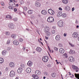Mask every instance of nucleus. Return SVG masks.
Instances as JSON below:
<instances>
[{
  "instance_id": "f257e3e1",
  "label": "nucleus",
  "mask_w": 79,
  "mask_h": 79,
  "mask_svg": "<svg viewBox=\"0 0 79 79\" xmlns=\"http://www.w3.org/2000/svg\"><path fill=\"white\" fill-rule=\"evenodd\" d=\"M47 21L49 23H52L54 21V19L52 17H49L48 18Z\"/></svg>"
},
{
  "instance_id": "f03ea898",
  "label": "nucleus",
  "mask_w": 79,
  "mask_h": 79,
  "mask_svg": "<svg viewBox=\"0 0 79 79\" xmlns=\"http://www.w3.org/2000/svg\"><path fill=\"white\" fill-rule=\"evenodd\" d=\"M48 57L47 56H44L42 58L43 61L45 63H47L48 61Z\"/></svg>"
},
{
  "instance_id": "7ed1b4c3",
  "label": "nucleus",
  "mask_w": 79,
  "mask_h": 79,
  "mask_svg": "<svg viewBox=\"0 0 79 79\" xmlns=\"http://www.w3.org/2000/svg\"><path fill=\"white\" fill-rule=\"evenodd\" d=\"M79 36V33L77 32H74L73 34V37L74 38H77Z\"/></svg>"
},
{
  "instance_id": "20e7f679",
  "label": "nucleus",
  "mask_w": 79,
  "mask_h": 79,
  "mask_svg": "<svg viewBox=\"0 0 79 79\" xmlns=\"http://www.w3.org/2000/svg\"><path fill=\"white\" fill-rule=\"evenodd\" d=\"M8 27L10 29H13L15 28V26L13 23H10L8 24Z\"/></svg>"
},
{
  "instance_id": "39448f33",
  "label": "nucleus",
  "mask_w": 79,
  "mask_h": 79,
  "mask_svg": "<svg viewBox=\"0 0 79 79\" xmlns=\"http://www.w3.org/2000/svg\"><path fill=\"white\" fill-rule=\"evenodd\" d=\"M48 13L50 15H54V14H55V11H54V10H52V9H48Z\"/></svg>"
},
{
  "instance_id": "423d86ee",
  "label": "nucleus",
  "mask_w": 79,
  "mask_h": 79,
  "mask_svg": "<svg viewBox=\"0 0 79 79\" xmlns=\"http://www.w3.org/2000/svg\"><path fill=\"white\" fill-rule=\"evenodd\" d=\"M72 68L73 69L75 70V71L76 72H78V71H79V68H78V67H77V66L73 65H72Z\"/></svg>"
},
{
  "instance_id": "0eeeda50",
  "label": "nucleus",
  "mask_w": 79,
  "mask_h": 79,
  "mask_svg": "<svg viewBox=\"0 0 79 79\" xmlns=\"http://www.w3.org/2000/svg\"><path fill=\"white\" fill-rule=\"evenodd\" d=\"M58 24L59 27H62L63 25V22L62 21H59L58 22Z\"/></svg>"
},
{
  "instance_id": "6e6552de",
  "label": "nucleus",
  "mask_w": 79,
  "mask_h": 79,
  "mask_svg": "<svg viewBox=\"0 0 79 79\" xmlns=\"http://www.w3.org/2000/svg\"><path fill=\"white\" fill-rule=\"evenodd\" d=\"M44 31L46 33H48L49 31V27H45L44 29Z\"/></svg>"
},
{
  "instance_id": "1a4fd4ad",
  "label": "nucleus",
  "mask_w": 79,
  "mask_h": 79,
  "mask_svg": "<svg viewBox=\"0 0 79 79\" xmlns=\"http://www.w3.org/2000/svg\"><path fill=\"white\" fill-rule=\"evenodd\" d=\"M15 75V72L14 71H11L10 73V77H13Z\"/></svg>"
},
{
  "instance_id": "9d476101",
  "label": "nucleus",
  "mask_w": 79,
  "mask_h": 79,
  "mask_svg": "<svg viewBox=\"0 0 79 79\" xmlns=\"http://www.w3.org/2000/svg\"><path fill=\"white\" fill-rule=\"evenodd\" d=\"M35 5L36 7H40L41 6V4L39 2H35Z\"/></svg>"
},
{
  "instance_id": "9b49d317",
  "label": "nucleus",
  "mask_w": 79,
  "mask_h": 79,
  "mask_svg": "<svg viewBox=\"0 0 79 79\" xmlns=\"http://www.w3.org/2000/svg\"><path fill=\"white\" fill-rule=\"evenodd\" d=\"M36 51H37V52H40L42 51V48L39 47H37L36 48Z\"/></svg>"
},
{
  "instance_id": "f8f14e48",
  "label": "nucleus",
  "mask_w": 79,
  "mask_h": 79,
  "mask_svg": "<svg viewBox=\"0 0 79 79\" xmlns=\"http://www.w3.org/2000/svg\"><path fill=\"white\" fill-rule=\"evenodd\" d=\"M23 71V69L21 68H19L17 70L18 73H21Z\"/></svg>"
},
{
  "instance_id": "ddd939ff",
  "label": "nucleus",
  "mask_w": 79,
  "mask_h": 79,
  "mask_svg": "<svg viewBox=\"0 0 79 79\" xmlns=\"http://www.w3.org/2000/svg\"><path fill=\"white\" fill-rule=\"evenodd\" d=\"M13 44L15 45H19V42L16 40H15L13 41Z\"/></svg>"
},
{
  "instance_id": "4468645a",
  "label": "nucleus",
  "mask_w": 79,
  "mask_h": 79,
  "mask_svg": "<svg viewBox=\"0 0 79 79\" xmlns=\"http://www.w3.org/2000/svg\"><path fill=\"white\" fill-rule=\"evenodd\" d=\"M69 61H71V62H74V58H73V57L71 56V57H70L69 58Z\"/></svg>"
},
{
  "instance_id": "2eb2a0df",
  "label": "nucleus",
  "mask_w": 79,
  "mask_h": 79,
  "mask_svg": "<svg viewBox=\"0 0 79 79\" xmlns=\"http://www.w3.org/2000/svg\"><path fill=\"white\" fill-rule=\"evenodd\" d=\"M26 72L27 73H31V69L29 68H28L26 69Z\"/></svg>"
},
{
  "instance_id": "dca6fc26",
  "label": "nucleus",
  "mask_w": 79,
  "mask_h": 79,
  "mask_svg": "<svg viewBox=\"0 0 79 79\" xmlns=\"http://www.w3.org/2000/svg\"><path fill=\"white\" fill-rule=\"evenodd\" d=\"M59 52L61 53H64V50L63 48H60L59 49Z\"/></svg>"
},
{
  "instance_id": "f3484780",
  "label": "nucleus",
  "mask_w": 79,
  "mask_h": 79,
  "mask_svg": "<svg viewBox=\"0 0 79 79\" xmlns=\"http://www.w3.org/2000/svg\"><path fill=\"white\" fill-rule=\"evenodd\" d=\"M15 63L13 62H10L9 64L11 68H13L15 66Z\"/></svg>"
},
{
  "instance_id": "a211bd4d",
  "label": "nucleus",
  "mask_w": 79,
  "mask_h": 79,
  "mask_svg": "<svg viewBox=\"0 0 79 79\" xmlns=\"http://www.w3.org/2000/svg\"><path fill=\"white\" fill-rule=\"evenodd\" d=\"M41 13L43 15H46L47 14V10H42L41 11Z\"/></svg>"
},
{
  "instance_id": "6ab92c4d",
  "label": "nucleus",
  "mask_w": 79,
  "mask_h": 79,
  "mask_svg": "<svg viewBox=\"0 0 79 79\" xmlns=\"http://www.w3.org/2000/svg\"><path fill=\"white\" fill-rule=\"evenodd\" d=\"M40 72L39 70H36L35 72V74L36 75H40Z\"/></svg>"
},
{
  "instance_id": "aec40b11",
  "label": "nucleus",
  "mask_w": 79,
  "mask_h": 79,
  "mask_svg": "<svg viewBox=\"0 0 79 79\" xmlns=\"http://www.w3.org/2000/svg\"><path fill=\"white\" fill-rule=\"evenodd\" d=\"M32 64V62L31 61H29L27 63V65L29 66H31Z\"/></svg>"
},
{
  "instance_id": "412c9836",
  "label": "nucleus",
  "mask_w": 79,
  "mask_h": 79,
  "mask_svg": "<svg viewBox=\"0 0 79 79\" xmlns=\"http://www.w3.org/2000/svg\"><path fill=\"white\" fill-rule=\"evenodd\" d=\"M60 39L61 38H60V37L59 35H57L56 36V40H58V41L60 40Z\"/></svg>"
},
{
  "instance_id": "4be33fe9",
  "label": "nucleus",
  "mask_w": 79,
  "mask_h": 79,
  "mask_svg": "<svg viewBox=\"0 0 79 79\" xmlns=\"http://www.w3.org/2000/svg\"><path fill=\"white\" fill-rule=\"evenodd\" d=\"M65 8L66 9L67 11H69V10H70V8L69 6H66Z\"/></svg>"
},
{
  "instance_id": "5701e85b",
  "label": "nucleus",
  "mask_w": 79,
  "mask_h": 79,
  "mask_svg": "<svg viewBox=\"0 0 79 79\" xmlns=\"http://www.w3.org/2000/svg\"><path fill=\"white\" fill-rule=\"evenodd\" d=\"M3 61H4L3 59L2 58H0V64H2Z\"/></svg>"
},
{
  "instance_id": "b1692460",
  "label": "nucleus",
  "mask_w": 79,
  "mask_h": 79,
  "mask_svg": "<svg viewBox=\"0 0 79 79\" xmlns=\"http://www.w3.org/2000/svg\"><path fill=\"white\" fill-rule=\"evenodd\" d=\"M16 35L15 34H12L11 35V37L13 39H15L16 37Z\"/></svg>"
},
{
  "instance_id": "393cba45",
  "label": "nucleus",
  "mask_w": 79,
  "mask_h": 79,
  "mask_svg": "<svg viewBox=\"0 0 79 79\" xmlns=\"http://www.w3.org/2000/svg\"><path fill=\"white\" fill-rule=\"evenodd\" d=\"M62 2L64 4H67L68 3V1L67 0H62Z\"/></svg>"
},
{
  "instance_id": "a878e982",
  "label": "nucleus",
  "mask_w": 79,
  "mask_h": 79,
  "mask_svg": "<svg viewBox=\"0 0 79 79\" xmlns=\"http://www.w3.org/2000/svg\"><path fill=\"white\" fill-rule=\"evenodd\" d=\"M28 14H32L33 13V10H29L28 11Z\"/></svg>"
},
{
  "instance_id": "bb28decb",
  "label": "nucleus",
  "mask_w": 79,
  "mask_h": 79,
  "mask_svg": "<svg viewBox=\"0 0 79 79\" xmlns=\"http://www.w3.org/2000/svg\"><path fill=\"white\" fill-rule=\"evenodd\" d=\"M6 18H7L8 19H9L10 20L12 18L11 16L10 15H7L6 16Z\"/></svg>"
},
{
  "instance_id": "cd10ccee",
  "label": "nucleus",
  "mask_w": 79,
  "mask_h": 79,
  "mask_svg": "<svg viewBox=\"0 0 79 79\" xmlns=\"http://www.w3.org/2000/svg\"><path fill=\"white\" fill-rule=\"evenodd\" d=\"M69 53L71 54H74V51L71 49L69 52Z\"/></svg>"
},
{
  "instance_id": "c85d7f7f",
  "label": "nucleus",
  "mask_w": 79,
  "mask_h": 79,
  "mask_svg": "<svg viewBox=\"0 0 79 79\" xmlns=\"http://www.w3.org/2000/svg\"><path fill=\"white\" fill-rule=\"evenodd\" d=\"M51 76H52V77H55V76H56V73H52L51 74Z\"/></svg>"
},
{
  "instance_id": "c756f323",
  "label": "nucleus",
  "mask_w": 79,
  "mask_h": 79,
  "mask_svg": "<svg viewBox=\"0 0 79 79\" xmlns=\"http://www.w3.org/2000/svg\"><path fill=\"white\" fill-rule=\"evenodd\" d=\"M2 53L3 55H6V51L5 50L3 51L2 52Z\"/></svg>"
},
{
  "instance_id": "7c9ffc66",
  "label": "nucleus",
  "mask_w": 79,
  "mask_h": 79,
  "mask_svg": "<svg viewBox=\"0 0 79 79\" xmlns=\"http://www.w3.org/2000/svg\"><path fill=\"white\" fill-rule=\"evenodd\" d=\"M11 3L12 4V6H13L14 7L16 6V4L15 2H12V3Z\"/></svg>"
},
{
  "instance_id": "2f4dec72",
  "label": "nucleus",
  "mask_w": 79,
  "mask_h": 79,
  "mask_svg": "<svg viewBox=\"0 0 79 79\" xmlns=\"http://www.w3.org/2000/svg\"><path fill=\"white\" fill-rule=\"evenodd\" d=\"M58 15H59V16H62V12H59L58 14Z\"/></svg>"
},
{
  "instance_id": "473e14b6",
  "label": "nucleus",
  "mask_w": 79,
  "mask_h": 79,
  "mask_svg": "<svg viewBox=\"0 0 79 79\" xmlns=\"http://www.w3.org/2000/svg\"><path fill=\"white\" fill-rule=\"evenodd\" d=\"M62 16L63 18H65V17L66 16V14L64 13L62 14Z\"/></svg>"
},
{
  "instance_id": "72a5a7b5",
  "label": "nucleus",
  "mask_w": 79,
  "mask_h": 79,
  "mask_svg": "<svg viewBox=\"0 0 79 79\" xmlns=\"http://www.w3.org/2000/svg\"><path fill=\"white\" fill-rule=\"evenodd\" d=\"M69 45L71 46V47H74V45L72 44L69 43Z\"/></svg>"
},
{
  "instance_id": "f704fd0d",
  "label": "nucleus",
  "mask_w": 79,
  "mask_h": 79,
  "mask_svg": "<svg viewBox=\"0 0 79 79\" xmlns=\"http://www.w3.org/2000/svg\"><path fill=\"white\" fill-rule=\"evenodd\" d=\"M6 44H8V45H9V44H10V40H8L7 41Z\"/></svg>"
},
{
  "instance_id": "c9c22d12",
  "label": "nucleus",
  "mask_w": 79,
  "mask_h": 79,
  "mask_svg": "<svg viewBox=\"0 0 79 79\" xmlns=\"http://www.w3.org/2000/svg\"><path fill=\"white\" fill-rule=\"evenodd\" d=\"M47 33L46 34V35H47V36H48L50 35V32H48V33Z\"/></svg>"
},
{
  "instance_id": "e433bc0d",
  "label": "nucleus",
  "mask_w": 79,
  "mask_h": 79,
  "mask_svg": "<svg viewBox=\"0 0 79 79\" xmlns=\"http://www.w3.org/2000/svg\"><path fill=\"white\" fill-rule=\"evenodd\" d=\"M20 66H21V68H24L25 67V65L23 64H21Z\"/></svg>"
},
{
  "instance_id": "4c0bfd02",
  "label": "nucleus",
  "mask_w": 79,
  "mask_h": 79,
  "mask_svg": "<svg viewBox=\"0 0 79 79\" xmlns=\"http://www.w3.org/2000/svg\"><path fill=\"white\" fill-rule=\"evenodd\" d=\"M54 49L55 50V51H58V48L55 47H54Z\"/></svg>"
},
{
  "instance_id": "58836bf2",
  "label": "nucleus",
  "mask_w": 79,
  "mask_h": 79,
  "mask_svg": "<svg viewBox=\"0 0 79 79\" xmlns=\"http://www.w3.org/2000/svg\"><path fill=\"white\" fill-rule=\"evenodd\" d=\"M6 34L7 35H10V32L8 31L6 32Z\"/></svg>"
},
{
  "instance_id": "ea45409f",
  "label": "nucleus",
  "mask_w": 79,
  "mask_h": 79,
  "mask_svg": "<svg viewBox=\"0 0 79 79\" xmlns=\"http://www.w3.org/2000/svg\"><path fill=\"white\" fill-rule=\"evenodd\" d=\"M58 46L59 47H63V45L61 43H60L58 45Z\"/></svg>"
},
{
  "instance_id": "a19ab883",
  "label": "nucleus",
  "mask_w": 79,
  "mask_h": 79,
  "mask_svg": "<svg viewBox=\"0 0 79 79\" xmlns=\"http://www.w3.org/2000/svg\"><path fill=\"white\" fill-rule=\"evenodd\" d=\"M52 33L53 34H55V31L54 30H53L52 31Z\"/></svg>"
},
{
  "instance_id": "79ce46f5",
  "label": "nucleus",
  "mask_w": 79,
  "mask_h": 79,
  "mask_svg": "<svg viewBox=\"0 0 79 79\" xmlns=\"http://www.w3.org/2000/svg\"><path fill=\"white\" fill-rule=\"evenodd\" d=\"M27 10V7H25L23 8V10H24L25 11H26Z\"/></svg>"
},
{
  "instance_id": "37998d69",
  "label": "nucleus",
  "mask_w": 79,
  "mask_h": 79,
  "mask_svg": "<svg viewBox=\"0 0 79 79\" xmlns=\"http://www.w3.org/2000/svg\"><path fill=\"white\" fill-rule=\"evenodd\" d=\"M19 40L20 42H23V39L21 38H20L19 39Z\"/></svg>"
},
{
  "instance_id": "c03bdc74",
  "label": "nucleus",
  "mask_w": 79,
  "mask_h": 79,
  "mask_svg": "<svg viewBox=\"0 0 79 79\" xmlns=\"http://www.w3.org/2000/svg\"><path fill=\"white\" fill-rule=\"evenodd\" d=\"M11 48L10 47H7V49L8 50V51H10V50H11Z\"/></svg>"
},
{
  "instance_id": "a18cd8bd",
  "label": "nucleus",
  "mask_w": 79,
  "mask_h": 79,
  "mask_svg": "<svg viewBox=\"0 0 79 79\" xmlns=\"http://www.w3.org/2000/svg\"><path fill=\"white\" fill-rule=\"evenodd\" d=\"M14 21H18V19L17 18H15L13 19Z\"/></svg>"
},
{
  "instance_id": "49530a36",
  "label": "nucleus",
  "mask_w": 79,
  "mask_h": 79,
  "mask_svg": "<svg viewBox=\"0 0 79 79\" xmlns=\"http://www.w3.org/2000/svg\"><path fill=\"white\" fill-rule=\"evenodd\" d=\"M35 79H39V78L38 77V76H37V75H36V76L35 77Z\"/></svg>"
},
{
  "instance_id": "de8ad7c7",
  "label": "nucleus",
  "mask_w": 79,
  "mask_h": 79,
  "mask_svg": "<svg viewBox=\"0 0 79 79\" xmlns=\"http://www.w3.org/2000/svg\"><path fill=\"white\" fill-rule=\"evenodd\" d=\"M47 67H48V68H49L51 66V65H50V64H47Z\"/></svg>"
},
{
  "instance_id": "09e8293b",
  "label": "nucleus",
  "mask_w": 79,
  "mask_h": 79,
  "mask_svg": "<svg viewBox=\"0 0 79 79\" xmlns=\"http://www.w3.org/2000/svg\"><path fill=\"white\" fill-rule=\"evenodd\" d=\"M1 5H2V6H3V5H4V3L3 2H1Z\"/></svg>"
},
{
  "instance_id": "8fccbe9b",
  "label": "nucleus",
  "mask_w": 79,
  "mask_h": 79,
  "mask_svg": "<svg viewBox=\"0 0 79 79\" xmlns=\"http://www.w3.org/2000/svg\"><path fill=\"white\" fill-rule=\"evenodd\" d=\"M5 70L6 71H8V67H6Z\"/></svg>"
},
{
  "instance_id": "3c124183",
  "label": "nucleus",
  "mask_w": 79,
  "mask_h": 79,
  "mask_svg": "<svg viewBox=\"0 0 79 79\" xmlns=\"http://www.w3.org/2000/svg\"><path fill=\"white\" fill-rule=\"evenodd\" d=\"M75 23L76 24H78L79 23V22H78L77 20H76L75 22Z\"/></svg>"
},
{
  "instance_id": "603ef678",
  "label": "nucleus",
  "mask_w": 79,
  "mask_h": 79,
  "mask_svg": "<svg viewBox=\"0 0 79 79\" xmlns=\"http://www.w3.org/2000/svg\"><path fill=\"white\" fill-rule=\"evenodd\" d=\"M36 76V75H32V76L33 77H34V78H35V76Z\"/></svg>"
},
{
  "instance_id": "864d4df0",
  "label": "nucleus",
  "mask_w": 79,
  "mask_h": 79,
  "mask_svg": "<svg viewBox=\"0 0 79 79\" xmlns=\"http://www.w3.org/2000/svg\"><path fill=\"white\" fill-rule=\"evenodd\" d=\"M56 62L57 64H59V62H58V60H56Z\"/></svg>"
},
{
  "instance_id": "5fc2aeb1",
  "label": "nucleus",
  "mask_w": 79,
  "mask_h": 79,
  "mask_svg": "<svg viewBox=\"0 0 79 79\" xmlns=\"http://www.w3.org/2000/svg\"><path fill=\"white\" fill-rule=\"evenodd\" d=\"M23 50H26V48H25V47H23Z\"/></svg>"
},
{
  "instance_id": "6e6d98bb",
  "label": "nucleus",
  "mask_w": 79,
  "mask_h": 79,
  "mask_svg": "<svg viewBox=\"0 0 79 79\" xmlns=\"http://www.w3.org/2000/svg\"><path fill=\"white\" fill-rule=\"evenodd\" d=\"M14 11H17V9H16V8L14 9Z\"/></svg>"
},
{
  "instance_id": "4d7b16f0",
  "label": "nucleus",
  "mask_w": 79,
  "mask_h": 79,
  "mask_svg": "<svg viewBox=\"0 0 79 79\" xmlns=\"http://www.w3.org/2000/svg\"><path fill=\"white\" fill-rule=\"evenodd\" d=\"M72 11H74V8L73 7V8H72Z\"/></svg>"
},
{
  "instance_id": "13d9d810",
  "label": "nucleus",
  "mask_w": 79,
  "mask_h": 79,
  "mask_svg": "<svg viewBox=\"0 0 79 79\" xmlns=\"http://www.w3.org/2000/svg\"><path fill=\"white\" fill-rule=\"evenodd\" d=\"M59 10H62V8H61V7H59Z\"/></svg>"
},
{
  "instance_id": "bf43d9fd",
  "label": "nucleus",
  "mask_w": 79,
  "mask_h": 79,
  "mask_svg": "<svg viewBox=\"0 0 79 79\" xmlns=\"http://www.w3.org/2000/svg\"><path fill=\"white\" fill-rule=\"evenodd\" d=\"M38 41L39 42H40V44H43V43H42L41 41H40V40H38Z\"/></svg>"
},
{
  "instance_id": "052dcab7",
  "label": "nucleus",
  "mask_w": 79,
  "mask_h": 79,
  "mask_svg": "<svg viewBox=\"0 0 79 79\" xmlns=\"http://www.w3.org/2000/svg\"><path fill=\"white\" fill-rule=\"evenodd\" d=\"M64 37H66V33H64Z\"/></svg>"
},
{
  "instance_id": "680f3d73",
  "label": "nucleus",
  "mask_w": 79,
  "mask_h": 79,
  "mask_svg": "<svg viewBox=\"0 0 79 79\" xmlns=\"http://www.w3.org/2000/svg\"><path fill=\"white\" fill-rule=\"evenodd\" d=\"M45 39L46 40H48V37H46Z\"/></svg>"
},
{
  "instance_id": "e2e57ef3",
  "label": "nucleus",
  "mask_w": 79,
  "mask_h": 79,
  "mask_svg": "<svg viewBox=\"0 0 79 79\" xmlns=\"http://www.w3.org/2000/svg\"><path fill=\"white\" fill-rule=\"evenodd\" d=\"M10 2H11V3L13 2V1L12 0H10Z\"/></svg>"
},
{
  "instance_id": "0e129e2a",
  "label": "nucleus",
  "mask_w": 79,
  "mask_h": 79,
  "mask_svg": "<svg viewBox=\"0 0 79 79\" xmlns=\"http://www.w3.org/2000/svg\"><path fill=\"white\" fill-rule=\"evenodd\" d=\"M38 18H40V15H39L38 16Z\"/></svg>"
},
{
  "instance_id": "69168bd1",
  "label": "nucleus",
  "mask_w": 79,
  "mask_h": 79,
  "mask_svg": "<svg viewBox=\"0 0 79 79\" xmlns=\"http://www.w3.org/2000/svg\"><path fill=\"white\" fill-rule=\"evenodd\" d=\"M72 76L71 77H74V75L73 74H72Z\"/></svg>"
},
{
  "instance_id": "338daca9",
  "label": "nucleus",
  "mask_w": 79,
  "mask_h": 79,
  "mask_svg": "<svg viewBox=\"0 0 79 79\" xmlns=\"http://www.w3.org/2000/svg\"><path fill=\"white\" fill-rule=\"evenodd\" d=\"M15 79H19V77H16Z\"/></svg>"
},
{
  "instance_id": "774afa93",
  "label": "nucleus",
  "mask_w": 79,
  "mask_h": 79,
  "mask_svg": "<svg viewBox=\"0 0 79 79\" xmlns=\"http://www.w3.org/2000/svg\"><path fill=\"white\" fill-rule=\"evenodd\" d=\"M76 27H77V28H78V27H79V26H78V25H77V26H76Z\"/></svg>"
}]
</instances>
